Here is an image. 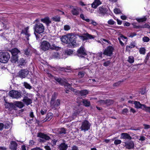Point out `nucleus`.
I'll use <instances>...</instances> for the list:
<instances>
[{"label": "nucleus", "mask_w": 150, "mask_h": 150, "mask_svg": "<svg viewBox=\"0 0 150 150\" xmlns=\"http://www.w3.org/2000/svg\"><path fill=\"white\" fill-rule=\"evenodd\" d=\"M72 91H73V92L76 95H79V92L80 91L76 89H74L72 88H71V90Z\"/></svg>", "instance_id": "obj_50"}, {"label": "nucleus", "mask_w": 150, "mask_h": 150, "mask_svg": "<svg viewBox=\"0 0 150 150\" xmlns=\"http://www.w3.org/2000/svg\"><path fill=\"white\" fill-rule=\"evenodd\" d=\"M99 103L102 105H105L106 104V100H100L99 101Z\"/></svg>", "instance_id": "obj_62"}, {"label": "nucleus", "mask_w": 150, "mask_h": 150, "mask_svg": "<svg viewBox=\"0 0 150 150\" xmlns=\"http://www.w3.org/2000/svg\"><path fill=\"white\" fill-rule=\"evenodd\" d=\"M101 4V2L100 0H94L93 3L91 4V6L94 8H96L100 5Z\"/></svg>", "instance_id": "obj_24"}, {"label": "nucleus", "mask_w": 150, "mask_h": 150, "mask_svg": "<svg viewBox=\"0 0 150 150\" xmlns=\"http://www.w3.org/2000/svg\"><path fill=\"white\" fill-rule=\"evenodd\" d=\"M73 52L72 50H67L65 52V53L68 55H70L73 54Z\"/></svg>", "instance_id": "obj_44"}, {"label": "nucleus", "mask_w": 150, "mask_h": 150, "mask_svg": "<svg viewBox=\"0 0 150 150\" xmlns=\"http://www.w3.org/2000/svg\"><path fill=\"white\" fill-rule=\"evenodd\" d=\"M23 85L27 89H30L32 88V86L26 82H24L23 83Z\"/></svg>", "instance_id": "obj_40"}, {"label": "nucleus", "mask_w": 150, "mask_h": 150, "mask_svg": "<svg viewBox=\"0 0 150 150\" xmlns=\"http://www.w3.org/2000/svg\"><path fill=\"white\" fill-rule=\"evenodd\" d=\"M85 74V72L84 71H79L78 73V75L80 78H82L84 76Z\"/></svg>", "instance_id": "obj_47"}, {"label": "nucleus", "mask_w": 150, "mask_h": 150, "mask_svg": "<svg viewBox=\"0 0 150 150\" xmlns=\"http://www.w3.org/2000/svg\"><path fill=\"white\" fill-rule=\"evenodd\" d=\"M60 48L59 46H57L54 44H52L51 45H50V49L52 50H58L60 49Z\"/></svg>", "instance_id": "obj_32"}, {"label": "nucleus", "mask_w": 150, "mask_h": 150, "mask_svg": "<svg viewBox=\"0 0 150 150\" xmlns=\"http://www.w3.org/2000/svg\"><path fill=\"white\" fill-rule=\"evenodd\" d=\"M41 21L45 23L47 26H49V24L51 23V21L50 20L49 18L48 17H45L44 18H42Z\"/></svg>", "instance_id": "obj_27"}, {"label": "nucleus", "mask_w": 150, "mask_h": 150, "mask_svg": "<svg viewBox=\"0 0 150 150\" xmlns=\"http://www.w3.org/2000/svg\"><path fill=\"white\" fill-rule=\"evenodd\" d=\"M75 37L74 34L72 33H69L66 35L62 36L61 38L62 41L67 44L69 43L71 41V38H73Z\"/></svg>", "instance_id": "obj_3"}, {"label": "nucleus", "mask_w": 150, "mask_h": 150, "mask_svg": "<svg viewBox=\"0 0 150 150\" xmlns=\"http://www.w3.org/2000/svg\"><path fill=\"white\" fill-rule=\"evenodd\" d=\"M29 74V71L26 70H21L19 72V76L22 78H25Z\"/></svg>", "instance_id": "obj_17"}, {"label": "nucleus", "mask_w": 150, "mask_h": 150, "mask_svg": "<svg viewBox=\"0 0 150 150\" xmlns=\"http://www.w3.org/2000/svg\"><path fill=\"white\" fill-rule=\"evenodd\" d=\"M22 101L26 104L27 105L31 104L32 103V100L31 99L28 98V97H25L22 100Z\"/></svg>", "instance_id": "obj_28"}, {"label": "nucleus", "mask_w": 150, "mask_h": 150, "mask_svg": "<svg viewBox=\"0 0 150 150\" xmlns=\"http://www.w3.org/2000/svg\"><path fill=\"white\" fill-rule=\"evenodd\" d=\"M139 51L141 54H144L145 52V50L144 48H142L140 49Z\"/></svg>", "instance_id": "obj_54"}, {"label": "nucleus", "mask_w": 150, "mask_h": 150, "mask_svg": "<svg viewBox=\"0 0 150 150\" xmlns=\"http://www.w3.org/2000/svg\"><path fill=\"white\" fill-rule=\"evenodd\" d=\"M10 57L9 53L7 52H3L0 56V62L6 63L8 61Z\"/></svg>", "instance_id": "obj_5"}, {"label": "nucleus", "mask_w": 150, "mask_h": 150, "mask_svg": "<svg viewBox=\"0 0 150 150\" xmlns=\"http://www.w3.org/2000/svg\"><path fill=\"white\" fill-rule=\"evenodd\" d=\"M17 146L18 144L15 141H12L10 143L9 148L12 150H16Z\"/></svg>", "instance_id": "obj_19"}, {"label": "nucleus", "mask_w": 150, "mask_h": 150, "mask_svg": "<svg viewBox=\"0 0 150 150\" xmlns=\"http://www.w3.org/2000/svg\"><path fill=\"white\" fill-rule=\"evenodd\" d=\"M147 18L146 16H144L143 17L141 18H137L136 20L139 23L143 22L146 21Z\"/></svg>", "instance_id": "obj_34"}, {"label": "nucleus", "mask_w": 150, "mask_h": 150, "mask_svg": "<svg viewBox=\"0 0 150 150\" xmlns=\"http://www.w3.org/2000/svg\"><path fill=\"white\" fill-rule=\"evenodd\" d=\"M75 38H71L70 40L71 41L69 43L68 45V47H74L76 46V40L75 39Z\"/></svg>", "instance_id": "obj_25"}, {"label": "nucleus", "mask_w": 150, "mask_h": 150, "mask_svg": "<svg viewBox=\"0 0 150 150\" xmlns=\"http://www.w3.org/2000/svg\"><path fill=\"white\" fill-rule=\"evenodd\" d=\"M118 40H119V42H120V44L122 46H123L124 45V43H123L121 41V39H122V40H123V39H127V38L126 37H125V36H124L122 35H121L120 36V37L118 38Z\"/></svg>", "instance_id": "obj_35"}, {"label": "nucleus", "mask_w": 150, "mask_h": 150, "mask_svg": "<svg viewBox=\"0 0 150 150\" xmlns=\"http://www.w3.org/2000/svg\"><path fill=\"white\" fill-rule=\"evenodd\" d=\"M9 94L10 96L15 98L18 99L21 96V93L16 91H11L9 92Z\"/></svg>", "instance_id": "obj_9"}, {"label": "nucleus", "mask_w": 150, "mask_h": 150, "mask_svg": "<svg viewBox=\"0 0 150 150\" xmlns=\"http://www.w3.org/2000/svg\"><path fill=\"white\" fill-rule=\"evenodd\" d=\"M91 124L88 121L84 120L82 123L81 126L80 128L81 131L85 132L90 129Z\"/></svg>", "instance_id": "obj_6"}, {"label": "nucleus", "mask_w": 150, "mask_h": 150, "mask_svg": "<svg viewBox=\"0 0 150 150\" xmlns=\"http://www.w3.org/2000/svg\"><path fill=\"white\" fill-rule=\"evenodd\" d=\"M114 12L116 14H119L121 13L120 10L119 9L117 8L114 9Z\"/></svg>", "instance_id": "obj_57"}, {"label": "nucleus", "mask_w": 150, "mask_h": 150, "mask_svg": "<svg viewBox=\"0 0 150 150\" xmlns=\"http://www.w3.org/2000/svg\"><path fill=\"white\" fill-rule=\"evenodd\" d=\"M142 40L144 42H148L149 41L150 39L148 37L144 36L143 37Z\"/></svg>", "instance_id": "obj_51"}, {"label": "nucleus", "mask_w": 150, "mask_h": 150, "mask_svg": "<svg viewBox=\"0 0 150 150\" xmlns=\"http://www.w3.org/2000/svg\"><path fill=\"white\" fill-rule=\"evenodd\" d=\"M113 100L108 99L106 100V104H105L108 105H109L113 104Z\"/></svg>", "instance_id": "obj_39"}, {"label": "nucleus", "mask_w": 150, "mask_h": 150, "mask_svg": "<svg viewBox=\"0 0 150 150\" xmlns=\"http://www.w3.org/2000/svg\"><path fill=\"white\" fill-rule=\"evenodd\" d=\"M28 27H27L23 30L21 32V33L24 34L26 35V38L28 40H29L28 37L30 36V34L28 32Z\"/></svg>", "instance_id": "obj_26"}, {"label": "nucleus", "mask_w": 150, "mask_h": 150, "mask_svg": "<svg viewBox=\"0 0 150 150\" xmlns=\"http://www.w3.org/2000/svg\"><path fill=\"white\" fill-rule=\"evenodd\" d=\"M70 79H68V81H67L71 82V83H68L66 82L65 84H64V86L65 88H67L71 90V88H72V87H71V86L73 84L72 83H74L73 81H74V80H73V81H70Z\"/></svg>", "instance_id": "obj_23"}, {"label": "nucleus", "mask_w": 150, "mask_h": 150, "mask_svg": "<svg viewBox=\"0 0 150 150\" xmlns=\"http://www.w3.org/2000/svg\"><path fill=\"white\" fill-rule=\"evenodd\" d=\"M52 19L53 20V21L57 22H59L60 20V18L58 16H57L55 17H53L52 18Z\"/></svg>", "instance_id": "obj_52"}, {"label": "nucleus", "mask_w": 150, "mask_h": 150, "mask_svg": "<svg viewBox=\"0 0 150 150\" xmlns=\"http://www.w3.org/2000/svg\"><path fill=\"white\" fill-rule=\"evenodd\" d=\"M115 22L112 19L109 20L108 22V23L110 25H113L114 24Z\"/></svg>", "instance_id": "obj_56"}, {"label": "nucleus", "mask_w": 150, "mask_h": 150, "mask_svg": "<svg viewBox=\"0 0 150 150\" xmlns=\"http://www.w3.org/2000/svg\"><path fill=\"white\" fill-rule=\"evenodd\" d=\"M114 48L111 46H109L104 50L103 54L108 56H111L114 50Z\"/></svg>", "instance_id": "obj_10"}, {"label": "nucleus", "mask_w": 150, "mask_h": 150, "mask_svg": "<svg viewBox=\"0 0 150 150\" xmlns=\"http://www.w3.org/2000/svg\"><path fill=\"white\" fill-rule=\"evenodd\" d=\"M83 108L81 107L79 105H77L76 106L74 109V111L73 114V116L74 117L78 115L81 111H82Z\"/></svg>", "instance_id": "obj_12"}, {"label": "nucleus", "mask_w": 150, "mask_h": 150, "mask_svg": "<svg viewBox=\"0 0 150 150\" xmlns=\"http://www.w3.org/2000/svg\"><path fill=\"white\" fill-rule=\"evenodd\" d=\"M53 117V114L51 112H49L45 118L43 120H40L42 122H44L46 121H50Z\"/></svg>", "instance_id": "obj_20"}, {"label": "nucleus", "mask_w": 150, "mask_h": 150, "mask_svg": "<svg viewBox=\"0 0 150 150\" xmlns=\"http://www.w3.org/2000/svg\"><path fill=\"white\" fill-rule=\"evenodd\" d=\"M26 62L25 59L22 58L19 61V65L21 66H24L25 65Z\"/></svg>", "instance_id": "obj_37"}, {"label": "nucleus", "mask_w": 150, "mask_h": 150, "mask_svg": "<svg viewBox=\"0 0 150 150\" xmlns=\"http://www.w3.org/2000/svg\"><path fill=\"white\" fill-rule=\"evenodd\" d=\"M128 62L130 63H132L134 62V59L133 56H129L128 58Z\"/></svg>", "instance_id": "obj_42"}, {"label": "nucleus", "mask_w": 150, "mask_h": 150, "mask_svg": "<svg viewBox=\"0 0 150 150\" xmlns=\"http://www.w3.org/2000/svg\"><path fill=\"white\" fill-rule=\"evenodd\" d=\"M5 106V108L8 109L9 111L16 110V107L15 106V104L13 103H6Z\"/></svg>", "instance_id": "obj_11"}, {"label": "nucleus", "mask_w": 150, "mask_h": 150, "mask_svg": "<svg viewBox=\"0 0 150 150\" xmlns=\"http://www.w3.org/2000/svg\"><path fill=\"white\" fill-rule=\"evenodd\" d=\"M123 145L126 148L128 149H134V144L133 142L131 140L126 141L122 142Z\"/></svg>", "instance_id": "obj_4"}, {"label": "nucleus", "mask_w": 150, "mask_h": 150, "mask_svg": "<svg viewBox=\"0 0 150 150\" xmlns=\"http://www.w3.org/2000/svg\"><path fill=\"white\" fill-rule=\"evenodd\" d=\"M77 54L78 56L81 57H84L87 56L86 51L83 47H81L78 50Z\"/></svg>", "instance_id": "obj_8"}, {"label": "nucleus", "mask_w": 150, "mask_h": 150, "mask_svg": "<svg viewBox=\"0 0 150 150\" xmlns=\"http://www.w3.org/2000/svg\"><path fill=\"white\" fill-rule=\"evenodd\" d=\"M79 93V95L82 96H85L88 93V91L85 90L80 91Z\"/></svg>", "instance_id": "obj_33"}, {"label": "nucleus", "mask_w": 150, "mask_h": 150, "mask_svg": "<svg viewBox=\"0 0 150 150\" xmlns=\"http://www.w3.org/2000/svg\"><path fill=\"white\" fill-rule=\"evenodd\" d=\"M102 52H99L97 54L96 58L98 60H100L102 58Z\"/></svg>", "instance_id": "obj_45"}, {"label": "nucleus", "mask_w": 150, "mask_h": 150, "mask_svg": "<svg viewBox=\"0 0 150 150\" xmlns=\"http://www.w3.org/2000/svg\"><path fill=\"white\" fill-rule=\"evenodd\" d=\"M10 52L12 55H18V53L20 52V51L16 48L12 49Z\"/></svg>", "instance_id": "obj_30"}, {"label": "nucleus", "mask_w": 150, "mask_h": 150, "mask_svg": "<svg viewBox=\"0 0 150 150\" xmlns=\"http://www.w3.org/2000/svg\"><path fill=\"white\" fill-rule=\"evenodd\" d=\"M68 146L67 145L64 143H62L60 144L59 149L60 150H66Z\"/></svg>", "instance_id": "obj_29"}, {"label": "nucleus", "mask_w": 150, "mask_h": 150, "mask_svg": "<svg viewBox=\"0 0 150 150\" xmlns=\"http://www.w3.org/2000/svg\"><path fill=\"white\" fill-rule=\"evenodd\" d=\"M52 57L54 58L57 59L60 58V55L57 52H54L52 55Z\"/></svg>", "instance_id": "obj_38"}, {"label": "nucleus", "mask_w": 150, "mask_h": 150, "mask_svg": "<svg viewBox=\"0 0 150 150\" xmlns=\"http://www.w3.org/2000/svg\"><path fill=\"white\" fill-rule=\"evenodd\" d=\"M81 11V9L80 8L75 7L71 10V12L73 15L77 16L79 15V12Z\"/></svg>", "instance_id": "obj_15"}, {"label": "nucleus", "mask_w": 150, "mask_h": 150, "mask_svg": "<svg viewBox=\"0 0 150 150\" xmlns=\"http://www.w3.org/2000/svg\"><path fill=\"white\" fill-rule=\"evenodd\" d=\"M143 110H145L146 112L150 113V107H147L145 105V107Z\"/></svg>", "instance_id": "obj_49"}, {"label": "nucleus", "mask_w": 150, "mask_h": 150, "mask_svg": "<svg viewBox=\"0 0 150 150\" xmlns=\"http://www.w3.org/2000/svg\"><path fill=\"white\" fill-rule=\"evenodd\" d=\"M121 142L122 141L120 140L117 139L115 140L114 143L115 145H117L120 144Z\"/></svg>", "instance_id": "obj_55"}, {"label": "nucleus", "mask_w": 150, "mask_h": 150, "mask_svg": "<svg viewBox=\"0 0 150 150\" xmlns=\"http://www.w3.org/2000/svg\"><path fill=\"white\" fill-rule=\"evenodd\" d=\"M54 79L57 82H58L60 84L62 85L63 82V80H62L60 78H54Z\"/></svg>", "instance_id": "obj_41"}, {"label": "nucleus", "mask_w": 150, "mask_h": 150, "mask_svg": "<svg viewBox=\"0 0 150 150\" xmlns=\"http://www.w3.org/2000/svg\"><path fill=\"white\" fill-rule=\"evenodd\" d=\"M149 26V25L148 24L146 23L144 25H141V26H140V27H141V28H148Z\"/></svg>", "instance_id": "obj_60"}, {"label": "nucleus", "mask_w": 150, "mask_h": 150, "mask_svg": "<svg viewBox=\"0 0 150 150\" xmlns=\"http://www.w3.org/2000/svg\"><path fill=\"white\" fill-rule=\"evenodd\" d=\"M18 55H12V61L14 62H16L18 60Z\"/></svg>", "instance_id": "obj_43"}, {"label": "nucleus", "mask_w": 150, "mask_h": 150, "mask_svg": "<svg viewBox=\"0 0 150 150\" xmlns=\"http://www.w3.org/2000/svg\"><path fill=\"white\" fill-rule=\"evenodd\" d=\"M37 137L44 139L46 140H48L50 139V137L46 134L42 133L38 134Z\"/></svg>", "instance_id": "obj_21"}, {"label": "nucleus", "mask_w": 150, "mask_h": 150, "mask_svg": "<svg viewBox=\"0 0 150 150\" xmlns=\"http://www.w3.org/2000/svg\"><path fill=\"white\" fill-rule=\"evenodd\" d=\"M70 29V27L69 25H65L64 26V29L66 31H67Z\"/></svg>", "instance_id": "obj_61"}, {"label": "nucleus", "mask_w": 150, "mask_h": 150, "mask_svg": "<svg viewBox=\"0 0 150 150\" xmlns=\"http://www.w3.org/2000/svg\"><path fill=\"white\" fill-rule=\"evenodd\" d=\"M137 35L136 33H132L129 34V37L131 38H133L135 36Z\"/></svg>", "instance_id": "obj_63"}, {"label": "nucleus", "mask_w": 150, "mask_h": 150, "mask_svg": "<svg viewBox=\"0 0 150 150\" xmlns=\"http://www.w3.org/2000/svg\"><path fill=\"white\" fill-rule=\"evenodd\" d=\"M82 103L83 105L86 107H89L90 105V102L86 99L83 100Z\"/></svg>", "instance_id": "obj_36"}, {"label": "nucleus", "mask_w": 150, "mask_h": 150, "mask_svg": "<svg viewBox=\"0 0 150 150\" xmlns=\"http://www.w3.org/2000/svg\"><path fill=\"white\" fill-rule=\"evenodd\" d=\"M120 138L122 139H128L131 140L132 139L130 135L127 133H122L121 134Z\"/></svg>", "instance_id": "obj_18"}, {"label": "nucleus", "mask_w": 150, "mask_h": 150, "mask_svg": "<svg viewBox=\"0 0 150 150\" xmlns=\"http://www.w3.org/2000/svg\"><path fill=\"white\" fill-rule=\"evenodd\" d=\"M40 47L41 50L45 51L50 49V44L47 41L44 40L41 43Z\"/></svg>", "instance_id": "obj_7"}, {"label": "nucleus", "mask_w": 150, "mask_h": 150, "mask_svg": "<svg viewBox=\"0 0 150 150\" xmlns=\"http://www.w3.org/2000/svg\"><path fill=\"white\" fill-rule=\"evenodd\" d=\"M56 98V97L55 93L52 96L50 102V106L52 109H56L60 104V100L59 99H57L55 100Z\"/></svg>", "instance_id": "obj_1"}, {"label": "nucleus", "mask_w": 150, "mask_h": 150, "mask_svg": "<svg viewBox=\"0 0 150 150\" xmlns=\"http://www.w3.org/2000/svg\"><path fill=\"white\" fill-rule=\"evenodd\" d=\"M30 49L29 48L26 49L24 50L25 54L27 55H29L30 54Z\"/></svg>", "instance_id": "obj_48"}, {"label": "nucleus", "mask_w": 150, "mask_h": 150, "mask_svg": "<svg viewBox=\"0 0 150 150\" xmlns=\"http://www.w3.org/2000/svg\"><path fill=\"white\" fill-rule=\"evenodd\" d=\"M80 17L82 19L87 22H89L90 21V20L89 19H85L83 14H81L80 15Z\"/></svg>", "instance_id": "obj_46"}, {"label": "nucleus", "mask_w": 150, "mask_h": 150, "mask_svg": "<svg viewBox=\"0 0 150 150\" xmlns=\"http://www.w3.org/2000/svg\"><path fill=\"white\" fill-rule=\"evenodd\" d=\"M107 8L103 6L99 7L97 12L99 14H101L103 16H104L107 13Z\"/></svg>", "instance_id": "obj_14"}, {"label": "nucleus", "mask_w": 150, "mask_h": 150, "mask_svg": "<svg viewBox=\"0 0 150 150\" xmlns=\"http://www.w3.org/2000/svg\"><path fill=\"white\" fill-rule=\"evenodd\" d=\"M135 47V45L134 43H131L130 45H127L126 46V48L128 49V48H134Z\"/></svg>", "instance_id": "obj_53"}, {"label": "nucleus", "mask_w": 150, "mask_h": 150, "mask_svg": "<svg viewBox=\"0 0 150 150\" xmlns=\"http://www.w3.org/2000/svg\"><path fill=\"white\" fill-rule=\"evenodd\" d=\"M134 104L135 105V107L137 108H141L143 109L145 107V105L141 104L139 102L134 101Z\"/></svg>", "instance_id": "obj_22"}, {"label": "nucleus", "mask_w": 150, "mask_h": 150, "mask_svg": "<svg viewBox=\"0 0 150 150\" xmlns=\"http://www.w3.org/2000/svg\"><path fill=\"white\" fill-rule=\"evenodd\" d=\"M15 105L16 107H18L20 108H22L24 106L22 102L19 101L16 102Z\"/></svg>", "instance_id": "obj_31"}, {"label": "nucleus", "mask_w": 150, "mask_h": 150, "mask_svg": "<svg viewBox=\"0 0 150 150\" xmlns=\"http://www.w3.org/2000/svg\"><path fill=\"white\" fill-rule=\"evenodd\" d=\"M57 134L61 137H63L64 134L67 133L66 129L64 128L57 129Z\"/></svg>", "instance_id": "obj_13"}, {"label": "nucleus", "mask_w": 150, "mask_h": 150, "mask_svg": "<svg viewBox=\"0 0 150 150\" xmlns=\"http://www.w3.org/2000/svg\"><path fill=\"white\" fill-rule=\"evenodd\" d=\"M71 149L72 150H78L79 149L78 147L77 146L74 145L72 147Z\"/></svg>", "instance_id": "obj_64"}, {"label": "nucleus", "mask_w": 150, "mask_h": 150, "mask_svg": "<svg viewBox=\"0 0 150 150\" xmlns=\"http://www.w3.org/2000/svg\"><path fill=\"white\" fill-rule=\"evenodd\" d=\"M34 33L40 34L44 31L45 27L43 25L40 23H37L35 24L33 28Z\"/></svg>", "instance_id": "obj_2"}, {"label": "nucleus", "mask_w": 150, "mask_h": 150, "mask_svg": "<svg viewBox=\"0 0 150 150\" xmlns=\"http://www.w3.org/2000/svg\"><path fill=\"white\" fill-rule=\"evenodd\" d=\"M128 112V110L127 108L123 109L122 111V113L123 115H126Z\"/></svg>", "instance_id": "obj_58"}, {"label": "nucleus", "mask_w": 150, "mask_h": 150, "mask_svg": "<svg viewBox=\"0 0 150 150\" xmlns=\"http://www.w3.org/2000/svg\"><path fill=\"white\" fill-rule=\"evenodd\" d=\"M83 36H80L83 41L87 40L88 39H92L94 38V36L89 34L88 33H84Z\"/></svg>", "instance_id": "obj_16"}, {"label": "nucleus", "mask_w": 150, "mask_h": 150, "mask_svg": "<svg viewBox=\"0 0 150 150\" xmlns=\"http://www.w3.org/2000/svg\"><path fill=\"white\" fill-rule=\"evenodd\" d=\"M110 62L109 61H108L106 62H105L103 63V65L105 67H107L110 64Z\"/></svg>", "instance_id": "obj_59"}]
</instances>
